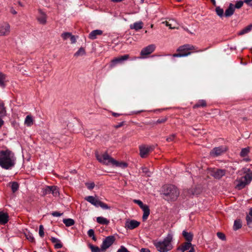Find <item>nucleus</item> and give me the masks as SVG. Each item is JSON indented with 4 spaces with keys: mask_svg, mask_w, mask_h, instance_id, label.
<instances>
[{
    "mask_svg": "<svg viewBox=\"0 0 252 252\" xmlns=\"http://www.w3.org/2000/svg\"><path fill=\"white\" fill-rule=\"evenodd\" d=\"M182 234L187 242H190L192 240L193 235L192 233L188 232L186 230H184Z\"/></svg>",
    "mask_w": 252,
    "mask_h": 252,
    "instance_id": "24",
    "label": "nucleus"
},
{
    "mask_svg": "<svg viewBox=\"0 0 252 252\" xmlns=\"http://www.w3.org/2000/svg\"><path fill=\"white\" fill-rule=\"evenodd\" d=\"M195 252V250L194 249L193 247H191L190 250L189 252Z\"/></svg>",
    "mask_w": 252,
    "mask_h": 252,
    "instance_id": "64",
    "label": "nucleus"
},
{
    "mask_svg": "<svg viewBox=\"0 0 252 252\" xmlns=\"http://www.w3.org/2000/svg\"><path fill=\"white\" fill-rule=\"evenodd\" d=\"M52 186H46L44 189H43V194L46 195L50 194L51 192Z\"/></svg>",
    "mask_w": 252,
    "mask_h": 252,
    "instance_id": "40",
    "label": "nucleus"
},
{
    "mask_svg": "<svg viewBox=\"0 0 252 252\" xmlns=\"http://www.w3.org/2000/svg\"><path fill=\"white\" fill-rule=\"evenodd\" d=\"M39 236L42 238L44 236V227L42 225H40L39 227Z\"/></svg>",
    "mask_w": 252,
    "mask_h": 252,
    "instance_id": "45",
    "label": "nucleus"
},
{
    "mask_svg": "<svg viewBox=\"0 0 252 252\" xmlns=\"http://www.w3.org/2000/svg\"><path fill=\"white\" fill-rule=\"evenodd\" d=\"M175 137H176L175 134H172V135L169 136L168 137H167L166 141L168 142L173 141L174 140Z\"/></svg>",
    "mask_w": 252,
    "mask_h": 252,
    "instance_id": "49",
    "label": "nucleus"
},
{
    "mask_svg": "<svg viewBox=\"0 0 252 252\" xmlns=\"http://www.w3.org/2000/svg\"><path fill=\"white\" fill-rule=\"evenodd\" d=\"M142 170L143 173H145L148 176H151V172L149 171L148 169L146 167H144L142 168Z\"/></svg>",
    "mask_w": 252,
    "mask_h": 252,
    "instance_id": "48",
    "label": "nucleus"
},
{
    "mask_svg": "<svg viewBox=\"0 0 252 252\" xmlns=\"http://www.w3.org/2000/svg\"><path fill=\"white\" fill-rule=\"evenodd\" d=\"M117 252H130L127 249L123 246H121V248L118 250Z\"/></svg>",
    "mask_w": 252,
    "mask_h": 252,
    "instance_id": "53",
    "label": "nucleus"
},
{
    "mask_svg": "<svg viewBox=\"0 0 252 252\" xmlns=\"http://www.w3.org/2000/svg\"><path fill=\"white\" fill-rule=\"evenodd\" d=\"M167 27H169L170 29H178V23L173 19H170L168 21H165L163 22Z\"/></svg>",
    "mask_w": 252,
    "mask_h": 252,
    "instance_id": "18",
    "label": "nucleus"
},
{
    "mask_svg": "<svg viewBox=\"0 0 252 252\" xmlns=\"http://www.w3.org/2000/svg\"><path fill=\"white\" fill-rule=\"evenodd\" d=\"M156 46L155 44H150L143 48L140 52L141 58H146L149 55L154 52Z\"/></svg>",
    "mask_w": 252,
    "mask_h": 252,
    "instance_id": "8",
    "label": "nucleus"
},
{
    "mask_svg": "<svg viewBox=\"0 0 252 252\" xmlns=\"http://www.w3.org/2000/svg\"><path fill=\"white\" fill-rule=\"evenodd\" d=\"M69 38L70 39L71 43H75L76 42V38L74 35H73L71 34V36H70Z\"/></svg>",
    "mask_w": 252,
    "mask_h": 252,
    "instance_id": "58",
    "label": "nucleus"
},
{
    "mask_svg": "<svg viewBox=\"0 0 252 252\" xmlns=\"http://www.w3.org/2000/svg\"><path fill=\"white\" fill-rule=\"evenodd\" d=\"M197 48L191 44H186L180 46L177 49V51L179 53L174 54L172 56L173 57H184L190 55L191 53L189 51L196 50Z\"/></svg>",
    "mask_w": 252,
    "mask_h": 252,
    "instance_id": "4",
    "label": "nucleus"
},
{
    "mask_svg": "<svg viewBox=\"0 0 252 252\" xmlns=\"http://www.w3.org/2000/svg\"><path fill=\"white\" fill-rule=\"evenodd\" d=\"M206 102L205 100H199L193 106V108H197L200 107H204L206 106Z\"/></svg>",
    "mask_w": 252,
    "mask_h": 252,
    "instance_id": "30",
    "label": "nucleus"
},
{
    "mask_svg": "<svg viewBox=\"0 0 252 252\" xmlns=\"http://www.w3.org/2000/svg\"><path fill=\"white\" fill-rule=\"evenodd\" d=\"M246 220L247 225L249 227H252V217L247 215L246 217Z\"/></svg>",
    "mask_w": 252,
    "mask_h": 252,
    "instance_id": "43",
    "label": "nucleus"
},
{
    "mask_svg": "<svg viewBox=\"0 0 252 252\" xmlns=\"http://www.w3.org/2000/svg\"><path fill=\"white\" fill-rule=\"evenodd\" d=\"M95 156L100 163L107 166L112 165L115 159L109 156L107 152L99 154L98 152H95Z\"/></svg>",
    "mask_w": 252,
    "mask_h": 252,
    "instance_id": "6",
    "label": "nucleus"
},
{
    "mask_svg": "<svg viewBox=\"0 0 252 252\" xmlns=\"http://www.w3.org/2000/svg\"><path fill=\"white\" fill-rule=\"evenodd\" d=\"M234 11V5L232 3H230L228 8L225 10L224 12V16L226 17H230L233 14Z\"/></svg>",
    "mask_w": 252,
    "mask_h": 252,
    "instance_id": "20",
    "label": "nucleus"
},
{
    "mask_svg": "<svg viewBox=\"0 0 252 252\" xmlns=\"http://www.w3.org/2000/svg\"><path fill=\"white\" fill-rule=\"evenodd\" d=\"M115 240L114 236H109L106 237L103 241L101 245V251L105 252V251L109 248L114 242Z\"/></svg>",
    "mask_w": 252,
    "mask_h": 252,
    "instance_id": "7",
    "label": "nucleus"
},
{
    "mask_svg": "<svg viewBox=\"0 0 252 252\" xmlns=\"http://www.w3.org/2000/svg\"><path fill=\"white\" fill-rule=\"evenodd\" d=\"M248 216H249L252 217V208L250 209L249 215Z\"/></svg>",
    "mask_w": 252,
    "mask_h": 252,
    "instance_id": "63",
    "label": "nucleus"
},
{
    "mask_svg": "<svg viewBox=\"0 0 252 252\" xmlns=\"http://www.w3.org/2000/svg\"><path fill=\"white\" fill-rule=\"evenodd\" d=\"M51 214L54 217H60L63 215V213L58 212H53Z\"/></svg>",
    "mask_w": 252,
    "mask_h": 252,
    "instance_id": "57",
    "label": "nucleus"
},
{
    "mask_svg": "<svg viewBox=\"0 0 252 252\" xmlns=\"http://www.w3.org/2000/svg\"><path fill=\"white\" fill-rule=\"evenodd\" d=\"M25 236L26 238L31 242H34V238L32 235V234L30 232L25 234Z\"/></svg>",
    "mask_w": 252,
    "mask_h": 252,
    "instance_id": "41",
    "label": "nucleus"
},
{
    "mask_svg": "<svg viewBox=\"0 0 252 252\" xmlns=\"http://www.w3.org/2000/svg\"><path fill=\"white\" fill-rule=\"evenodd\" d=\"M217 235L220 239L222 240H225V236L223 233L219 232L217 233Z\"/></svg>",
    "mask_w": 252,
    "mask_h": 252,
    "instance_id": "47",
    "label": "nucleus"
},
{
    "mask_svg": "<svg viewBox=\"0 0 252 252\" xmlns=\"http://www.w3.org/2000/svg\"><path fill=\"white\" fill-rule=\"evenodd\" d=\"M242 227V221L240 220H235L234 221L233 229L235 230H237Z\"/></svg>",
    "mask_w": 252,
    "mask_h": 252,
    "instance_id": "33",
    "label": "nucleus"
},
{
    "mask_svg": "<svg viewBox=\"0 0 252 252\" xmlns=\"http://www.w3.org/2000/svg\"><path fill=\"white\" fill-rule=\"evenodd\" d=\"M86 52L85 49L81 47L79 48V49L74 54V56L75 57H79V56H82L84 55H85Z\"/></svg>",
    "mask_w": 252,
    "mask_h": 252,
    "instance_id": "37",
    "label": "nucleus"
},
{
    "mask_svg": "<svg viewBox=\"0 0 252 252\" xmlns=\"http://www.w3.org/2000/svg\"><path fill=\"white\" fill-rule=\"evenodd\" d=\"M226 150V147L223 146L216 147L210 152V155L213 157H217L224 153Z\"/></svg>",
    "mask_w": 252,
    "mask_h": 252,
    "instance_id": "12",
    "label": "nucleus"
},
{
    "mask_svg": "<svg viewBox=\"0 0 252 252\" xmlns=\"http://www.w3.org/2000/svg\"><path fill=\"white\" fill-rule=\"evenodd\" d=\"M9 216L7 213L0 212V224H5L8 221Z\"/></svg>",
    "mask_w": 252,
    "mask_h": 252,
    "instance_id": "21",
    "label": "nucleus"
},
{
    "mask_svg": "<svg viewBox=\"0 0 252 252\" xmlns=\"http://www.w3.org/2000/svg\"><path fill=\"white\" fill-rule=\"evenodd\" d=\"M123 125H124V123H123V122H121V123H119L118 125H117L115 126V128H119V127H121V126H123Z\"/></svg>",
    "mask_w": 252,
    "mask_h": 252,
    "instance_id": "60",
    "label": "nucleus"
},
{
    "mask_svg": "<svg viewBox=\"0 0 252 252\" xmlns=\"http://www.w3.org/2000/svg\"><path fill=\"white\" fill-rule=\"evenodd\" d=\"M88 235L89 237H92V236H94V232L93 229H90L88 231Z\"/></svg>",
    "mask_w": 252,
    "mask_h": 252,
    "instance_id": "56",
    "label": "nucleus"
},
{
    "mask_svg": "<svg viewBox=\"0 0 252 252\" xmlns=\"http://www.w3.org/2000/svg\"><path fill=\"white\" fill-rule=\"evenodd\" d=\"M86 186L89 189H92L94 187V183H87Z\"/></svg>",
    "mask_w": 252,
    "mask_h": 252,
    "instance_id": "50",
    "label": "nucleus"
},
{
    "mask_svg": "<svg viewBox=\"0 0 252 252\" xmlns=\"http://www.w3.org/2000/svg\"><path fill=\"white\" fill-rule=\"evenodd\" d=\"M39 13L40 15L37 17V20L40 24L45 25L46 23L47 20L46 14L40 9L39 10Z\"/></svg>",
    "mask_w": 252,
    "mask_h": 252,
    "instance_id": "17",
    "label": "nucleus"
},
{
    "mask_svg": "<svg viewBox=\"0 0 252 252\" xmlns=\"http://www.w3.org/2000/svg\"><path fill=\"white\" fill-rule=\"evenodd\" d=\"M103 31L100 30H94L90 33L88 37L92 40H94L97 38L98 35H101Z\"/></svg>",
    "mask_w": 252,
    "mask_h": 252,
    "instance_id": "16",
    "label": "nucleus"
},
{
    "mask_svg": "<svg viewBox=\"0 0 252 252\" xmlns=\"http://www.w3.org/2000/svg\"><path fill=\"white\" fill-rule=\"evenodd\" d=\"M140 225V222L136 220H128L126 221L125 228L126 229H133Z\"/></svg>",
    "mask_w": 252,
    "mask_h": 252,
    "instance_id": "13",
    "label": "nucleus"
},
{
    "mask_svg": "<svg viewBox=\"0 0 252 252\" xmlns=\"http://www.w3.org/2000/svg\"><path fill=\"white\" fill-rule=\"evenodd\" d=\"M140 252H151L149 249L147 248H142L140 250Z\"/></svg>",
    "mask_w": 252,
    "mask_h": 252,
    "instance_id": "59",
    "label": "nucleus"
},
{
    "mask_svg": "<svg viewBox=\"0 0 252 252\" xmlns=\"http://www.w3.org/2000/svg\"><path fill=\"white\" fill-rule=\"evenodd\" d=\"M6 75L1 72H0V87L4 88L6 82Z\"/></svg>",
    "mask_w": 252,
    "mask_h": 252,
    "instance_id": "23",
    "label": "nucleus"
},
{
    "mask_svg": "<svg viewBox=\"0 0 252 252\" xmlns=\"http://www.w3.org/2000/svg\"><path fill=\"white\" fill-rule=\"evenodd\" d=\"M96 221L101 224L107 225L109 223V220L102 217H98L96 218Z\"/></svg>",
    "mask_w": 252,
    "mask_h": 252,
    "instance_id": "28",
    "label": "nucleus"
},
{
    "mask_svg": "<svg viewBox=\"0 0 252 252\" xmlns=\"http://www.w3.org/2000/svg\"><path fill=\"white\" fill-rule=\"evenodd\" d=\"M162 193L168 201H175L179 195L178 189L174 185H168L163 187Z\"/></svg>",
    "mask_w": 252,
    "mask_h": 252,
    "instance_id": "3",
    "label": "nucleus"
},
{
    "mask_svg": "<svg viewBox=\"0 0 252 252\" xmlns=\"http://www.w3.org/2000/svg\"><path fill=\"white\" fill-rule=\"evenodd\" d=\"M134 202L138 204L142 209L147 205L144 204L143 202L140 200H134Z\"/></svg>",
    "mask_w": 252,
    "mask_h": 252,
    "instance_id": "42",
    "label": "nucleus"
},
{
    "mask_svg": "<svg viewBox=\"0 0 252 252\" xmlns=\"http://www.w3.org/2000/svg\"><path fill=\"white\" fill-rule=\"evenodd\" d=\"M10 32V26L7 22L0 24V36H7Z\"/></svg>",
    "mask_w": 252,
    "mask_h": 252,
    "instance_id": "10",
    "label": "nucleus"
},
{
    "mask_svg": "<svg viewBox=\"0 0 252 252\" xmlns=\"http://www.w3.org/2000/svg\"><path fill=\"white\" fill-rule=\"evenodd\" d=\"M113 166H115L116 167H119L122 168H126L127 167V164L125 162H120L114 159L113 163L112 164Z\"/></svg>",
    "mask_w": 252,
    "mask_h": 252,
    "instance_id": "25",
    "label": "nucleus"
},
{
    "mask_svg": "<svg viewBox=\"0 0 252 252\" xmlns=\"http://www.w3.org/2000/svg\"><path fill=\"white\" fill-rule=\"evenodd\" d=\"M244 1L242 0L238 1L236 4L234 5V8L239 9L243 5Z\"/></svg>",
    "mask_w": 252,
    "mask_h": 252,
    "instance_id": "46",
    "label": "nucleus"
},
{
    "mask_svg": "<svg viewBox=\"0 0 252 252\" xmlns=\"http://www.w3.org/2000/svg\"><path fill=\"white\" fill-rule=\"evenodd\" d=\"M225 174V170L223 169H216L212 173V176L217 179H220L222 176Z\"/></svg>",
    "mask_w": 252,
    "mask_h": 252,
    "instance_id": "14",
    "label": "nucleus"
},
{
    "mask_svg": "<svg viewBox=\"0 0 252 252\" xmlns=\"http://www.w3.org/2000/svg\"><path fill=\"white\" fill-rule=\"evenodd\" d=\"M172 241L173 235L169 233L163 240L154 241L153 244L159 252H167L173 248Z\"/></svg>",
    "mask_w": 252,
    "mask_h": 252,
    "instance_id": "2",
    "label": "nucleus"
},
{
    "mask_svg": "<svg viewBox=\"0 0 252 252\" xmlns=\"http://www.w3.org/2000/svg\"><path fill=\"white\" fill-rule=\"evenodd\" d=\"M89 247L90 248L92 252H102L101 248H99L97 246H95L92 244H90L89 245Z\"/></svg>",
    "mask_w": 252,
    "mask_h": 252,
    "instance_id": "34",
    "label": "nucleus"
},
{
    "mask_svg": "<svg viewBox=\"0 0 252 252\" xmlns=\"http://www.w3.org/2000/svg\"><path fill=\"white\" fill-rule=\"evenodd\" d=\"M246 175L240 179L237 180L238 184L236 188L238 189H244L247 185H249L252 181V172L250 169H248Z\"/></svg>",
    "mask_w": 252,
    "mask_h": 252,
    "instance_id": "5",
    "label": "nucleus"
},
{
    "mask_svg": "<svg viewBox=\"0 0 252 252\" xmlns=\"http://www.w3.org/2000/svg\"><path fill=\"white\" fill-rule=\"evenodd\" d=\"M63 222L67 226H71L74 224L75 221L72 219H65L63 220Z\"/></svg>",
    "mask_w": 252,
    "mask_h": 252,
    "instance_id": "31",
    "label": "nucleus"
},
{
    "mask_svg": "<svg viewBox=\"0 0 252 252\" xmlns=\"http://www.w3.org/2000/svg\"><path fill=\"white\" fill-rule=\"evenodd\" d=\"M85 199L88 202L91 203L92 205L95 207H98L99 206L100 201L95 198L93 196H88L85 197Z\"/></svg>",
    "mask_w": 252,
    "mask_h": 252,
    "instance_id": "15",
    "label": "nucleus"
},
{
    "mask_svg": "<svg viewBox=\"0 0 252 252\" xmlns=\"http://www.w3.org/2000/svg\"><path fill=\"white\" fill-rule=\"evenodd\" d=\"M192 247V245L190 242H187L182 244L178 248V250L180 251L181 252H184L186 251L189 250Z\"/></svg>",
    "mask_w": 252,
    "mask_h": 252,
    "instance_id": "19",
    "label": "nucleus"
},
{
    "mask_svg": "<svg viewBox=\"0 0 252 252\" xmlns=\"http://www.w3.org/2000/svg\"><path fill=\"white\" fill-rule=\"evenodd\" d=\"M154 149V146L141 145L139 147L140 156L144 158Z\"/></svg>",
    "mask_w": 252,
    "mask_h": 252,
    "instance_id": "9",
    "label": "nucleus"
},
{
    "mask_svg": "<svg viewBox=\"0 0 252 252\" xmlns=\"http://www.w3.org/2000/svg\"><path fill=\"white\" fill-rule=\"evenodd\" d=\"M70 36L71 33L68 32H63L61 35V36L63 40H66L67 39L70 38Z\"/></svg>",
    "mask_w": 252,
    "mask_h": 252,
    "instance_id": "44",
    "label": "nucleus"
},
{
    "mask_svg": "<svg viewBox=\"0 0 252 252\" xmlns=\"http://www.w3.org/2000/svg\"><path fill=\"white\" fill-rule=\"evenodd\" d=\"M252 1V0H245L244 2H245L248 4H250V2H251Z\"/></svg>",
    "mask_w": 252,
    "mask_h": 252,
    "instance_id": "62",
    "label": "nucleus"
},
{
    "mask_svg": "<svg viewBox=\"0 0 252 252\" xmlns=\"http://www.w3.org/2000/svg\"><path fill=\"white\" fill-rule=\"evenodd\" d=\"M99 206L101 207L102 208L104 209H110V207L106 204H105L101 201L100 202Z\"/></svg>",
    "mask_w": 252,
    "mask_h": 252,
    "instance_id": "52",
    "label": "nucleus"
},
{
    "mask_svg": "<svg viewBox=\"0 0 252 252\" xmlns=\"http://www.w3.org/2000/svg\"><path fill=\"white\" fill-rule=\"evenodd\" d=\"M16 158L14 153L6 149L0 150V166L6 170L12 169L15 165Z\"/></svg>",
    "mask_w": 252,
    "mask_h": 252,
    "instance_id": "1",
    "label": "nucleus"
},
{
    "mask_svg": "<svg viewBox=\"0 0 252 252\" xmlns=\"http://www.w3.org/2000/svg\"><path fill=\"white\" fill-rule=\"evenodd\" d=\"M167 120V118L166 117H164L161 119H158L157 122L156 124H161L165 123Z\"/></svg>",
    "mask_w": 252,
    "mask_h": 252,
    "instance_id": "51",
    "label": "nucleus"
},
{
    "mask_svg": "<svg viewBox=\"0 0 252 252\" xmlns=\"http://www.w3.org/2000/svg\"><path fill=\"white\" fill-rule=\"evenodd\" d=\"M25 124L28 126H31L33 124V119L31 115H28L25 120Z\"/></svg>",
    "mask_w": 252,
    "mask_h": 252,
    "instance_id": "29",
    "label": "nucleus"
},
{
    "mask_svg": "<svg viewBox=\"0 0 252 252\" xmlns=\"http://www.w3.org/2000/svg\"><path fill=\"white\" fill-rule=\"evenodd\" d=\"M11 184V188L13 192H15L19 189V184L16 182H13L10 183Z\"/></svg>",
    "mask_w": 252,
    "mask_h": 252,
    "instance_id": "35",
    "label": "nucleus"
},
{
    "mask_svg": "<svg viewBox=\"0 0 252 252\" xmlns=\"http://www.w3.org/2000/svg\"><path fill=\"white\" fill-rule=\"evenodd\" d=\"M51 241L53 243H54L55 244L61 242L59 239H58L55 237H51Z\"/></svg>",
    "mask_w": 252,
    "mask_h": 252,
    "instance_id": "55",
    "label": "nucleus"
},
{
    "mask_svg": "<svg viewBox=\"0 0 252 252\" xmlns=\"http://www.w3.org/2000/svg\"><path fill=\"white\" fill-rule=\"evenodd\" d=\"M250 152V148L247 147L242 149L240 152V156L242 157H245L247 156Z\"/></svg>",
    "mask_w": 252,
    "mask_h": 252,
    "instance_id": "36",
    "label": "nucleus"
},
{
    "mask_svg": "<svg viewBox=\"0 0 252 252\" xmlns=\"http://www.w3.org/2000/svg\"><path fill=\"white\" fill-rule=\"evenodd\" d=\"M51 192L54 196H58L59 195V189L56 186H52Z\"/></svg>",
    "mask_w": 252,
    "mask_h": 252,
    "instance_id": "38",
    "label": "nucleus"
},
{
    "mask_svg": "<svg viewBox=\"0 0 252 252\" xmlns=\"http://www.w3.org/2000/svg\"><path fill=\"white\" fill-rule=\"evenodd\" d=\"M142 210L143 211L142 219L143 221H145L150 215V209L149 206L147 205L146 207L142 209Z\"/></svg>",
    "mask_w": 252,
    "mask_h": 252,
    "instance_id": "26",
    "label": "nucleus"
},
{
    "mask_svg": "<svg viewBox=\"0 0 252 252\" xmlns=\"http://www.w3.org/2000/svg\"><path fill=\"white\" fill-rule=\"evenodd\" d=\"M112 115L113 116H114V117H117L120 116L121 115V114H119V113H117L113 112L112 113Z\"/></svg>",
    "mask_w": 252,
    "mask_h": 252,
    "instance_id": "61",
    "label": "nucleus"
},
{
    "mask_svg": "<svg viewBox=\"0 0 252 252\" xmlns=\"http://www.w3.org/2000/svg\"><path fill=\"white\" fill-rule=\"evenodd\" d=\"M143 27V23L141 21L135 22L133 24L130 25V29H134L136 31H138L142 29Z\"/></svg>",
    "mask_w": 252,
    "mask_h": 252,
    "instance_id": "22",
    "label": "nucleus"
},
{
    "mask_svg": "<svg viewBox=\"0 0 252 252\" xmlns=\"http://www.w3.org/2000/svg\"><path fill=\"white\" fill-rule=\"evenodd\" d=\"M6 109L3 104H0V117H3L6 115Z\"/></svg>",
    "mask_w": 252,
    "mask_h": 252,
    "instance_id": "39",
    "label": "nucleus"
},
{
    "mask_svg": "<svg viewBox=\"0 0 252 252\" xmlns=\"http://www.w3.org/2000/svg\"><path fill=\"white\" fill-rule=\"evenodd\" d=\"M54 247L56 249H61L63 247V245L61 243V242H60L59 243L55 244L54 245Z\"/></svg>",
    "mask_w": 252,
    "mask_h": 252,
    "instance_id": "54",
    "label": "nucleus"
},
{
    "mask_svg": "<svg viewBox=\"0 0 252 252\" xmlns=\"http://www.w3.org/2000/svg\"><path fill=\"white\" fill-rule=\"evenodd\" d=\"M129 55L126 54L124 56H120L113 59L110 64L111 68L114 67L116 64L118 63H122L123 62L127 60L129 58Z\"/></svg>",
    "mask_w": 252,
    "mask_h": 252,
    "instance_id": "11",
    "label": "nucleus"
},
{
    "mask_svg": "<svg viewBox=\"0 0 252 252\" xmlns=\"http://www.w3.org/2000/svg\"><path fill=\"white\" fill-rule=\"evenodd\" d=\"M215 11L217 14L220 18L224 15L223 9L220 6H217L216 7Z\"/></svg>",
    "mask_w": 252,
    "mask_h": 252,
    "instance_id": "32",
    "label": "nucleus"
},
{
    "mask_svg": "<svg viewBox=\"0 0 252 252\" xmlns=\"http://www.w3.org/2000/svg\"><path fill=\"white\" fill-rule=\"evenodd\" d=\"M252 30V24H250L240 31L238 34L239 35H242L246 33L249 32Z\"/></svg>",
    "mask_w": 252,
    "mask_h": 252,
    "instance_id": "27",
    "label": "nucleus"
}]
</instances>
